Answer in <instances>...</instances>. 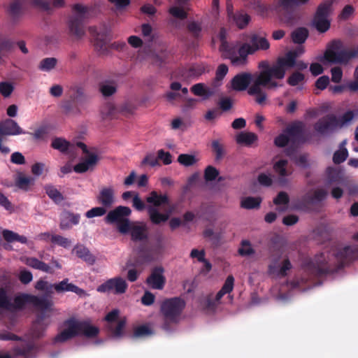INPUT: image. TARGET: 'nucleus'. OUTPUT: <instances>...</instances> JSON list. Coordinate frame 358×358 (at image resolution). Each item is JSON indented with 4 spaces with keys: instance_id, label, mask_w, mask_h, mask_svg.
Segmentation results:
<instances>
[{
    "instance_id": "f03ea898",
    "label": "nucleus",
    "mask_w": 358,
    "mask_h": 358,
    "mask_svg": "<svg viewBox=\"0 0 358 358\" xmlns=\"http://www.w3.org/2000/svg\"><path fill=\"white\" fill-rule=\"evenodd\" d=\"M64 325L66 329L55 338V341L57 343H64L80 335L92 338L99 333V328L92 326L87 320L79 321L74 318H69L64 321Z\"/></svg>"
},
{
    "instance_id": "393cba45",
    "label": "nucleus",
    "mask_w": 358,
    "mask_h": 358,
    "mask_svg": "<svg viewBox=\"0 0 358 358\" xmlns=\"http://www.w3.org/2000/svg\"><path fill=\"white\" fill-rule=\"evenodd\" d=\"M22 0H10L7 7V13L13 21L17 20L23 14Z\"/></svg>"
},
{
    "instance_id": "2f4dec72",
    "label": "nucleus",
    "mask_w": 358,
    "mask_h": 358,
    "mask_svg": "<svg viewBox=\"0 0 358 358\" xmlns=\"http://www.w3.org/2000/svg\"><path fill=\"white\" fill-rule=\"evenodd\" d=\"M146 201L153 204V207H159L162 205L169 204V199L166 194H159L156 191L150 192V196L146 198Z\"/></svg>"
},
{
    "instance_id": "8fccbe9b",
    "label": "nucleus",
    "mask_w": 358,
    "mask_h": 358,
    "mask_svg": "<svg viewBox=\"0 0 358 358\" xmlns=\"http://www.w3.org/2000/svg\"><path fill=\"white\" fill-rule=\"evenodd\" d=\"M238 254L242 257H248L255 253V250L248 240H243L241 243V247L238 250Z\"/></svg>"
},
{
    "instance_id": "7c9ffc66",
    "label": "nucleus",
    "mask_w": 358,
    "mask_h": 358,
    "mask_svg": "<svg viewBox=\"0 0 358 358\" xmlns=\"http://www.w3.org/2000/svg\"><path fill=\"white\" fill-rule=\"evenodd\" d=\"M288 164V161L287 159H280L276 162L273 165V169L275 172L278 174L280 177V182L285 183L287 180L285 179L286 176H288L291 174L287 169V166Z\"/></svg>"
},
{
    "instance_id": "39448f33",
    "label": "nucleus",
    "mask_w": 358,
    "mask_h": 358,
    "mask_svg": "<svg viewBox=\"0 0 358 358\" xmlns=\"http://www.w3.org/2000/svg\"><path fill=\"white\" fill-rule=\"evenodd\" d=\"M252 44H244L238 50V56L230 57L231 62L236 66L245 65L247 62V57L253 54L255 51L268 50L270 47L268 41L263 36L255 35L251 39Z\"/></svg>"
},
{
    "instance_id": "a878e982",
    "label": "nucleus",
    "mask_w": 358,
    "mask_h": 358,
    "mask_svg": "<svg viewBox=\"0 0 358 358\" xmlns=\"http://www.w3.org/2000/svg\"><path fill=\"white\" fill-rule=\"evenodd\" d=\"M69 29L71 36L76 39L83 38L85 34V30L83 25V21L78 19H70L69 21Z\"/></svg>"
},
{
    "instance_id": "09e8293b",
    "label": "nucleus",
    "mask_w": 358,
    "mask_h": 358,
    "mask_svg": "<svg viewBox=\"0 0 358 358\" xmlns=\"http://www.w3.org/2000/svg\"><path fill=\"white\" fill-rule=\"evenodd\" d=\"M203 236L206 238H209L213 245L218 246L220 244V241L222 238V233H215L213 229L208 228L203 232Z\"/></svg>"
},
{
    "instance_id": "49530a36",
    "label": "nucleus",
    "mask_w": 358,
    "mask_h": 358,
    "mask_svg": "<svg viewBox=\"0 0 358 358\" xmlns=\"http://www.w3.org/2000/svg\"><path fill=\"white\" fill-rule=\"evenodd\" d=\"M305 76L299 71L293 72L287 78V83L291 87L302 85L305 83Z\"/></svg>"
},
{
    "instance_id": "c756f323",
    "label": "nucleus",
    "mask_w": 358,
    "mask_h": 358,
    "mask_svg": "<svg viewBox=\"0 0 358 358\" xmlns=\"http://www.w3.org/2000/svg\"><path fill=\"white\" fill-rule=\"evenodd\" d=\"M258 140V136L252 132L241 131L236 136V141L239 145L250 147Z\"/></svg>"
},
{
    "instance_id": "774afa93",
    "label": "nucleus",
    "mask_w": 358,
    "mask_h": 358,
    "mask_svg": "<svg viewBox=\"0 0 358 358\" xmlns=\"http://www.w3.org/2000/svg\"><path fill=\"white\" fill-rule=\"evenodd\" d=\"M289 142V136L287 133H282L277 136L274 139V145L278 148H285Z\"/></svg>"
},
{
    "instance_id": "5701e85b",
    "label": "nucleus",
    "mask_w": 358,
    "mask_h": 358,
    "mask_svg": "<svg viewBox=\"0 0 358 358\" xmlns=\"http://www.w3.org/2000/svg\"><path fill=\"white\" fill-rule=\"evenodd\" d=\"M16 296L11 302V299L8 296L6 289L0 287V308L8 311L13 312L20 310V308L16 305Z\"/></svg>"
},
{
    "instance_id": "0eeeda50",
    "label": "nucleus",
    "mask_w": 358,
    "mask_h": 358,
    "mask_svg": "<svg viewBox=\"0 0 358 358\" xmlns=\"http://www.w3.org/2000/svg\"><path fill=\"white\" fill-rule=\"evenodd\" d=\"M356 56L357 53L355 51L344 48L341 41H334L328 46L324 58L331 64H347L351 59Z\"/></svg>"
},
{
    "instance_id": "58836bf2",
    "label": "nucleus",
    "mask_w": 358,
    "mask_h": 358,
    "mask_svg": "<svg viewBox=\"0 0 358 358\" xmlns=\"http://www.w3.org/2000/svg\"><path fill=\"white\" fill-rule=\"evenodd\" d=\"M73 14L70 19H78V20L84 21L90 15L89 7L80 3L75 4L73 7Z\"/></svg>"
},
{
    "instance_id": "423d86ee",
    "label": "nucleus",
    "mask_w": 358,
    "mask_h": 358,
    "mask_svg": "<svg viewBox=\"0 0 358 358\" xmlns=\"http://www.w3.org/2000/svg\"><path fill=\"white\" fill-rule=\"evenodd\" d=\"M89 98L83 91H71L60 103L62 113L66 115H78L82 112Z\"/></svg>"
},
{
    "instance_id": "864d4df0",
    "label": "nucleus",
    "mask_w": 358,
    "mask_h": 358,
    "mask_svg": "<svg viewBox=\"0 0 358 358\" xmlns=\"http://www.w3.org/2000/svg\"><path fill=\"white\" fill-rule=\"evenodd\" d=\"M292 40L296 43H303L308 37V31L304 28H299L292 33Z\"/></svg>"
},
{
    "instance_id": "6e6d98bb",
    "label": "nucleus",
    "mask_w": 358,
    "mask_h": 358,
    "mask_svg": "<svg viewBox=\"0 0 358 358\" xmlns=\"http://www.w3.org/2000/svg\"><path fill=\"white\" fill-rule=\"evenodd\" d=\"M51 242L64 248H69L71 244V241L69 238L60 235H52L51 236Z\"/></svg>"
},
{
    "instance_id": "ddd939ff",
    "label": "nucleus",
    "mask_w": 358,
    "mask_h": 358,
    "mask_svg": "<svg viewBox=\"0 0 358 358\" xmlns=\"http://www.w3.org/2000/svg\"><path fill=\"white\" fill-rule=\"evenodd\" d=\"M255 74L248 72H243L236 75L231 80L232 90H247L250 85V90H259L262 86H256Z\"/></svg>"
},
{
    "instance_id": "e433bc0d",
    "label": "nucleus",
    "mask_w": 358,
    "mask_h": 358,
    "mask_svg": "<svg viewBox=\"0 0 358 358\" xmlns=\"http://www.w3.org/2000/svg\"><path fill=\"white\" fill-rule=\"evenodd\" d=\"M282 255V251L280 248L272 247L270 248V259L271 262L268 266L270 273H274L275 271Z\"/></svg>"
},
{
    "instance_id": "37998d69",
    "label": "nucleus",
    "mask_w": 358,
    "mask_h": 358,
    "mask_svg": "<svg viewBox=\"0 0 358 358\" xmlns=\"http://www.w3.org/2000/svg\"><path fill=\"white\" fill-rule=\"evenodd\" d=\"M346 141H343L340 144L339 150H336L333 155V162L336 164H340L343 163L348 157V151L345 148Z\"/></svg>"
},
{
    "instance_id": "cd10ccee",
    "label": "nucleus",
    "mask_w": 358,
    "mask_h": 358,
    "mask_svg": "<svg viewBox=\"0 0 358 358\" xmlns=\"http://www.w3.org/2000/svg\"><path fill=\"white\" fill-rule=\"evenodd\" d=\"M51 147L62 153L66 154L73 151L75 146L63 138L56 137L52 139Z\"/></svg>"
},
{
    "instance_id": "bf43d9fd",
    "label": "nucleus",
    "mask_w": 358,
    "mask_h": 358,
    "mask_svg": "<svg viewBox=\"0 0 358 358\" xmlns=\"http://www.w3.org/2000/svg\"><path fill=\"white\" fill-rule=\"evenodd\" d=\"M107 212V208L101 206L91 208L85 213L87 218H92L94 217H101L104 215Z\"/></svg>"
},
{
    "instance_id": "69168bd1",
    "label": "nucleus",
    "mask_w": 358,
    "mask_h": 358,
    "mask_svg": "<svg viewBox=\"0 0 358 358\" xmlns=\"http://www.w3.org/2000/svg\"><path fill=\"white\" fill-rule=\"evenodd\" d=\"M211 146L213 151L215 153L216 160L221 159L224 155L223 145L219 142V141L215 140L213 141Z\"/></svg>"
},
{
    "instance_id": "b1692460",
    "label": "nucleus",
    "mask_w": 358,
    "mask_h": 358,
    "mask_svg": "<svg viewBox=\"0 0 358 358\" xmlns=\"http://www.w3.org/2000/svg\"><path fill=\"white\" fill-rule=\"evenodd\" d=\"M55 291L57 293H62L64 292H72L76 293L79 296H82L85 294V291L78 287L77 285L69 282L68 278H64L63 280L59 282V283L55 284Z\"/></svg>"
},
{
    "instance_id": "0e129e2a",
    "label": "nucleus",
    "mask_w": 358,
    "mask_h": 358,
    "mask_svg": "<svg viewBox=\"0 0 358 358\" xmlns=\"http://www.w3.org/2000/svg\"><path fill=\"white\" fill-rule=\"evenodd\" d=\"M126 325L125 318L118 321L115 327L110 326V330L114 337H120L122 335L123 329Z\"/></svg>"
},
{
    "instance_id": "9d476101",
    "label": "nucleus",
    "mask_w": 358,
    "mask_h": 358,
    "mask_svg": "<svg viewBox=\"0 0 358 358\" xmlns=\"http://www.w3.org/2000/svg\"><path fill=\"white\" fill-rule=\"evenodd\" d=\"M16 305L20 310H23L27 303H31L35 308L41 310H46L52 306V302L45 296H37L28 294H20L16 296Z\"/></svg>"
},
{
    "instance_id": "ea45409f",
    "label": "nucleus",
    "mask_w": 358,
    "mask_h": 358,
    "mask_svg": "<svg viewBox=\"0 0 358 358\" xmlns=\"http://www.w3.org/2000/svg\"><path fill=\"white\" fill-rule=\"evenodd\" d=\"M45 193L48 197L56 204H59L64 200L63 194L52 185H46L44 187Z\"/></svg>"
},
{
    "instance_id": "de8ad7c7",
    "label": "nucleus",
    "mask_w": 358,
    "mask_h": 358,
    "mask_svg": "<svg viewBox=\"0 0 358 358\" xmlns=\"http://www.w3.org/2000/svg\"><path fill=\"white\" fill-rule=\"evenodd\" d=\"M153 334L152 329L148 324H142L137 326L134 329L133 338H143Z\"/></svg>"
},
{
    "instance_id": "bb28decb",
    "label": "nucleus",
    "mask_w": 358,
    "mask_h": 358,
    "mask_svg": "<svg viewBox=\"0 0 358 358\" xmlns=\"http://www.w3.org/2000/svg\"><path fill=\"white\" fill-rule=\"evenodd\" d=\"M73 252L76 253L78 257L82 259L83 261L90 265H93L96 262V257L93 255L89 249L83 245H76Z\"/></svg>"
},
{
    "instance_id": "7ed1b4c3",
    "label": "nucleus",
    "mask_w": 358,
    "mask_h": 358,
    "mask_svg": "<svg viewBox=\"0 0 358 358\" xmlns=\"http://www.w3.org/2000/svg\"><path fill=\"white\" fill-rule=\"evenodd\" d=\"M278 59L276 62L270 66L268 61H261L258 64V68L262 71L255 74L256 86H262L264 88H279L282 87L283 85L280 82L286 74L287 70L284 67V73L281 74V70H278Z\"/></svg>"
},
{
    "instance_id": "72a5a7b5",
    "label": "nucleus",
    "mask_w": 358,
    "mask_h": 358,
    "mask_svg": "<svg viewBox=\"0 0 358 358\" xmlns=\"http://www.w3.org/2000/svg\"><path fill=\"white\" fill-rule=\"evenodd\" d=\"M327 196V192L324 189H317L313 194H307L304 199L308 203L317 204L324 201Z\"/></svg>"
},
{
    "instance_id": "20e7f679",
    "label": "nucleus",
    "mask_w": 358,
    "mask_h": 358,
    "mask_svg": "<svg viewBox=\"0 0 358 358\" xmlns=\"http://www.w3.org/2000/svg\"><path fill=\"white\" fill-rule=\"evenodd\" d=\"M185 307V301L180 297L164 300L160 306V313L164 317L163 329L170 331V323H177Z\"/></svg>"
},
{
    "instance_id": "c9c22d12",
    "label": "nucleus",
    "mask_w": 358,
    "mask_h": 358,
    "mask_svg": "<svg viewBox=\"0 0 358 358\" xmlns=\"http://www.w3.org/2000/svg\"><path fill=\"white\" fill-rule=\"evenodd\" d=\"M326 176L328 184H340L343 180L342 172L332 166H329L326 169Z\"/></svg>"
},
{
    "instance_id": "f3484780",
    "label": "nucleus",
    "mask_w": 358,
    "mask_h": 358,
    "mask_svg": "<svg viewBox=\"0 0 358 358\" xmlns=\"http://www.w3.org/2000/svg\"><path fill=\"white\" fill-rule=\"evenodd\" d=\"M304 52L303 47H299L294 50L289 51L285 56L278 58V70H281V74L284 73V67L287 71L296 64V58Z\"/></svg>"
},
{
    "instance_id": "680f3d73",
    "label": "nucleus",
    "mask_w": 358,
    "mask_h": 358,
    "mask_svg": "<svg viewBox=\"0 0 358 358\" xmlns=\"http://www.w3.org/2000/svg\"><path fill=\"white\" fill-rule=\"evenodd\" d=\"M292 162L298 166L306 169L309 166L308 163V154L303 153L299 155H297Z\"/></svg>"
},
{
    "instance_id": "052dcab7",
    "label": "nucleus",
    "mask_w": 358,
    "mask_h": 358,
    "mask_svg": "<svg viewBox=\"0 0 358 358\" xmlns=\"http://www.w3.org/2000/svg\"><path fill=\"white\" fill-rule=\"evenodd\" d=\"M36 141L44 140L48 134V129L46 126H41L36 129L34 132L29 133Z\"/></svg>"
},
{
    "instance_id": "c85d7f7f",
    "label": "nucleus",
    "mask_w": 358,
    "mask_h": 358,
    "mask_svg": "<svg viewBox=\"0 0 358 358\" xmlns=\"http://www.w3.org/2000/svg\"><path fill=\"white\" fill-rule=\"evenodd\" d=\"M297 6L296 0H275L273 8L279 14L288 13L293 7Z\"/></svg>"
},
{
    "instance_id": "f257e3e1",
    "label": "nucleus",
    "mask_w": 358,
    "mask_h": 358,
    "mask_svg": "<svg viewBox=\"0 0 358 358\" xmlns=\"http://www.w3.org/2000/svg\"><path fill=\"white\" fill-rule=\"evenodd\" d=\"M357 252L356 248L347 245L335 255L329 252L316 255L313 259L303 262V274L301 278V282L315 284L318 278L337 272L353 261Z\"/></svg>"
},
{
    "instance_id": "f704fd0d",
    "label": "nucleus",
    "mask_w": 358,
    "mask_h": 358,
    "mask_svg": "<svg viewBox=\"0 0 358 358\" xmlns=\"http://www.w3.org/2000/svg\"><path fill=\"white\" fill-rule=\"evenodd\" d=\"M26 264L33 268L48 273H53L54 271L46 263L36 257H29L26 260Z\"/></svg>"
},
{
    "instance_id": "a211bd4d",
    "label": "nucleus",
    "mask_w": 358,
    "mask_h": 358,
    "mask_svg": "<svg viewBox=\"0 0 358 358\" xmlns=\"http://www.w3.org/2000/svg\"><path fill=\"white\" fill-rule=\"evenodd\" d=\"M228 72L227 65L220 64L216 70L215 77L212 82L211 86L206 85L204 83H197L192 86L190 90H210L211 88H218L221 86L224 76Z\"/></svg>"
},
{
    "instance_id": "aec40b11",
    "label": "nucleus",
    "mask_w": 358,
    "mask_h": 358,
    "mask_svg": "<svg viewBox=\"0 0 358 358\" xmlns=\"http://www.w3.org/2000/svg\"><path fill=\"white\" fill-rule=\"evenodd\" d=\"M143 101L136 96L127 98L122 103L118 106L119 114L126 117L133 115L138 106L141 105Z\"/></svg>"
},
{
    "instance_id": "5fc2aeb1",
    "label": "nucleus",
    "mask_w": 358,
    "mask_h": 358,
    "mask_svg": "<svg viewBox=\"0 0 358 358\" xmlns=\"http://www.w3.org/2000/svg\"><path fill=\"white\" fill-rule=\"evenodd\" d=\"M219 171L213 166H208L204 170L203 177L206 181L215 180L219 176Z\"/></svg>"
},
{
    "instance_id": "6e6552de",
    "label": "nucleus",
    "mask_w": 358,
    "mask_h": 358,
    "mask_svg": "<svg viewBox=\"0 0 358 358\" xmlns=\"http://www.w3.org/2000/svg\"><path fill=\"white\" fill-rule=\"evenodd\" d=\"M131 213V209L127 206H119L110 210L105 217L107 224H116L117 229L122 234H127L129 231L131 221L127 217Z\"/></svg>"
},
{
    "instance_id": "603ef678",
    "label": "nucleus",
    "mask_w": 358,
    "mask_h": 358,
    "mask_svg": "<svg viewBox=\"0 0 358 358\" xmlns=\"http://www.w3.org/2000/svg\"><path fill=\"white\" fill-rule=\"evenodd\" d=\"M178 162L185 166H190L196 164L197 159L193 155L180 154L178 157Z\"/></svg>"
},
{
    "instance_id": "4c0bfd02",
    "label": "nucleus",
    "mask_w": 358,
    "mask_h": 358,
    "mask_svg": "<svg viewBox=\"0 0 358 358\" xmlns=\"http://www.w3.org/2000/svg\"><path fill=\"white\" fill-rule=\"evenodd\" d=\"M36 347L32 343H28L21 346L15 347L13 349L14 353L17 356H22L25 358H30L33 356Z\"/></svg>"
},
{
    "instance_id": "a18cd8bd",
    "label": "nucleus",
    "mask_w": 358,
    "mask_h": 358,
    "mask_svg": "<svg viewBox=\"0 0 358 358\" xmlns=\"http://www.w3.org/2000/svg\"><path fill=\"white\" fill-rule=\"evenodd\" d=\"M57 64V59L55 57H47L41 60L38 68L44 72H49L54 69Z\"/></svg>"
},
{
    "instance_id": "c03bdc74",
    "label": "nucleus",
    "mask_w": 358,
    "mask_h": 358,
    "mask_svg": "<svg viewBox=\"0 0 358 358\" xmlns=\"http://www.w3.org/2000/svg\"><path fill=\"white\" fill-rule=\"evenodd\" d=\"M262 199L259 197L248 196L241 202V207L245 209H257L260 207Z\"/></svg>"
},
{
    "instance_id": "4be33fe9",
    "label": "nucleus",
    "mask_w": 358,
    "mask_h": 358,
    "mask_svg": "<svg viewBox=\"0 0 358 358\" xmlns=\"http://www.w3.org/2000/svg\"><path fill=\"white\" fill-rule=\"evenodd\" d=\"M80 220L79 214L65 210L60 215L59 228L62 230L70 229L73 225L78 224Z\"/></svg>"
},
{
    "instance_id": "6ab92c4d",
    "label": "nucleus",
    "mask_w": 358,
    "mask_h": 358,
    "mask_svg": "<svg viewBox=\"0 0 358 358\" xmlns=\"http://www.w3.org/2000/svg\"><path fill=\"white\" fill-rule=\"evenodd\" d=\"M96 199L98 204L109 209L115 203V189L112 187H103Z\"/></svg>"
},
{
    "instance_id": "79ce46f5",
    "label": "nucleus",
    "mask_w": 358,
    "mask_h": 358,
    "mask_svg": "<svg viewBox=\"0 0 358 358\" xmlns=\"http://www.w3.org/2000/svg\"><path fill=\"white\" fill-rule=\"evenodd\" d=\"M304 124L302 122H296L286 128L285 132L289 136L293 138H300L303 132Z\"/></svg>"
},
{
    "instance_id": "1a4fd4ad",
    "label": "nucleus",
    "mask_w": 358,
    "mask_h": 358,
    "mask_svg": "<svg viewBox=\"0 0 358 358\" xmlns=\"http://www.w3.org/2000/svg\"><path fill=\"white\" fill-rule=\"evenodd\" d=\"M333 1H327L319 6L314 19L313 26L320 32L327 31L330 27L329 16L332 12Z\"/></svg>"
},
{
    "instance_id": "2eb2a0df",
    "label": "nucleus",
    "mask_w": 358,
    "mask_h": 358,
    "mask_svg": "<svg viewBox=\"0 0 358 358\" xmlns=\"http://www.w3.org/2000/svg\"><path fill=\"white\" fill-rule=\"evenodd\" d=\"M187 92L188 91H170L165 94V98L171 103H183L185 108H193L198 99L188 97Z\"/></svg>"
},
{
    "instance_id": "a19ab883",
    "label": "nucleus",
    "mask_w": 358,
    "mask_h": 358,
    "mask_svg": "<svg viewBox=\"0 0 358 358\" xmlns=\"http://www.w3.org/2000/svg\"><path fill=\"white\" fill-rule=\"evenodd\" d=\"M101 115L104 119H113L119 115L118 106L110 102H107L101 110Z\"/></svg>"
},
{
    "instance_id": "338daca9",
    "label": "nucleus",
    "mask_w": 358,
    "mask_h": 358,
    "mask_svg": "<svg viewBox=\"0 0 358 358\" xmlns=\"http://www.w3.org/2000/svg\"><path fill=\"white\" fill-rule=\"evenodd\" d=\"M141 34L148 41H151L154 38V30L149 24L145 23L141 25Z\"/></svg>"
},
{
    "instance_id": "dca6fc26",
    "label": "nucleus",
    "mask_w": 358,
    "mask_h": 358,
    "mask_svg": "<svg viewBox=\"0 0 358 358\" xmlns=\"http://www.w3.org/2000/svg\"><path fill=\"white\" fill-rule=\"evenodd\" d=\"M164 269L162 266H155L151 270L150 275L146 279V284L152 289H162L166 283L164 275Z\"/></svg>"
},
{
    "instance_id": "3c124183",
    "label": "nucleus",
    "mask_w": 358,
    "mask_h": 358,
    "mask_svg": "<svg viewBox=\"0 0 358 358\" xmlns=\"http://www.w3.org/2000/svg\"><path fill=\"white\" fill-rule=\"evenodd\" d=\"M169 12L173 17L178 20H184L187 17L185 10L181 6H173L169 8Z\"/></svg>"
},
{
    "instance_id": "4468645a",
    "label": "nucleus",
    "mask_w": 358,
    "mask_h": 358,
    "mask_svg": "<svg viewBox=\"0 0 358 358\" xmlns=\"http://www.w3.org/2000/svg\"><path fill=\"white\" fill-rule=\"evenodd\" d=\"M129 233L134 242L146 241L149 237V229L144 222H131Z\"/></svg>"
},
{
    "instance_id": "4d7b16f0",
    "label": "nucleus",
    "mask_w": 358,
    "mask_h": 358,
    "mask_svg": "<svg viewBox=\"0 0 358 358\" xmlns=\"http://www.w3.org/2000/svg\"><path fill=\"white\" fill-rule=\"evenodd\" d=\"M219 108L223 111L227 112L231 110L234 105V100L231 97H221L217 102Z\"/></svg>"
},
{
    "instance_id": "473e14b6",
    "label": "nucleus",
    "mask_w": 358,
    "mask_h": 358,
    "mask_svg": "<svg viewBox=\"0 0 358 358\" xmlns=\"http://www.w3.org/2000/svg\"><path fill=\"white\" fill-rule=\"evenodd\" d=\"M147 210L150 221L155 224L165 222L169 219L168 215L161 213L157 208L149 206Z\"/></svg>"
},
{
    "instance_id": "e2e57ef3",
    "label": "nucleus",
    "mask_w": 358,
    "mask_h": 358,
    "mask_svg": "<svg viewBox=\"0 0 358 358\" xmlns=\"http://www.w3.org/2000/svg\"><path fill=\"white\" fill-rule=\"evenodd\" d=\"M46 327L42 323L34 322L31 328V335L34 338H40L43 336Z\"/></svg>"
},
{
    "instance_id": "412c9836",
    "label": "nucleus",
    "mask_w": 358,
    "mask_h": 358,
    "mask_svg": "<svg viewBox=\"0 0 358 358\" xmlns=\"http://www.w3.org/2000/svg\"><path fill=\"white\" fill-rule=\"evenodd\" d=\"M26 133L12 119H6L0 122V136H13Z\"/></svg>"
},
{
    "instance_id": "f8f14e48",
    "label": "nucleus",
    "mask_w": 358,
    "mask_h": 358,
    "mask_svg": "<svg viewBox=\"0 0 358 358\" xmlns=\"http://www.w3.org/2000/svg\"><path fill=\"white\" fill-rule=\"evenodd\" d=\"M338 127V117L334 114H328L319 119L314 124V130L321 136H327Z\"/></svg>"
},
{
    "instance_id": "9b49d317",
    "label": "nucleus",
    "mask_w": 358,
    "mask_h": 358,
    "mask_svg": "<svg viewBox=\"0 0 358 358\" xmlns=\"http://www.w3.org/2000/svg\"><path fill=\"white\" fill-rule=\"evenodd\" d=\"M128 288L126 280L120 276L107 280L97 287V292L101 293L124 294Z\"/></svg>"
},
{
    "instance_id": "13d9d810",
    "label": "nucleus",
    "mask_w": 358,
    "mask_h": 358,
    "mask_svg": "<svg viewBox=\"0 0 358 358\" xmlns=\"http://www.w3.org/2000/svg\"><path fill=\"white\" fill-rule=\"evenodd\" d=\"M236 24L241 29L244 28L250 21V16L245 13H238L233 16Z\"/></svg>"
}]
</instances>
